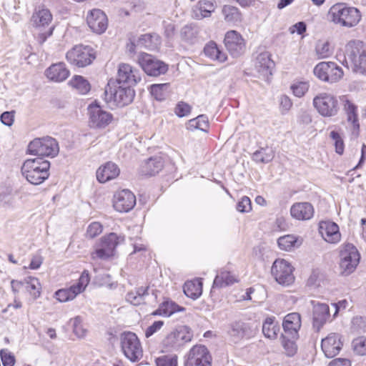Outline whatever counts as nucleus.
Wrapping results in <instances>:
<instances>
[{"label": "nucleus", "mask_w": 366, "mask_h": 366, "mask_svg": "<svg viewBox=\"0 0 366 366\" xmlns=\"http://www.w3.org/2000/svg\"><path fill=\"white\" fill-rule=\"evenodd\" d=\"M50 162L41 157L29 159L21 167L22 175L32 184L44 182L49 176Z\"/></svg>", "instance_id": "1"}, {"label": "nucleus", "mask_w": 366, "mask_h": 366, "mask_svg": "<svg viewBox=\"0 0 366 366\" xmlns=\"http://www.w3.org/2000/svg\"><path fill=\"white\" fill-rule=\"evenodd\" d=\"M328 17L334 23L350 28L356 26L360 22L361 14L357 8L339 3L330 9Z\"/></svg>", "instance_id": "2"}, {"label": "nucleus", "mask_w": 366, "mask_h": 366, "mask_svg": "<svg viewBox=\"0 0 366 366\" xmlns=\"http://www.w3.org/2000/svg\"><path fill=\"white\" fill-rule=\"evenodd\" d=\"M115 82H109L104 91V100L111 107H124L130 104L135 95L134 90L130 86L117 85Z\"/></svg>", "instance_id": "3"}, {"label": "nucleus", "mask_w": 366, "mask_h": 366, "mask_svg": "<svg viewBox=\"0 0 366 366\" xmlns=\"http://www.w3.org/2000/svg\"><path fill=\"white\" fill-rule=\"evenodd\" d=\"M345 59L343 64H347L348 59L355 72L364 74L366 72V44L359 40L349 41L345 46Z\"/></svg>", "instance_id": "4"}, {"label": "nucleus", "mask_w": 366, "mask_h": 366, "mask_svg": "<svg viewBox=\"0 0 366 366\" xmlns=\"http://www.w3.org/2000/svg\"><path fill=\"white\" fill-rule=\"evenodd\" d=\"M28 153L33 155L54 157L59 152L57 141L51 137L36 138L31 141L27 149Z\"/></svg>", "instance_id": "5"}, {"label": "nucleus", "mask_w": 366, "mask_h": 366, "mask_svg": "<svg viewBox=\"0 0 366 366\" xmlns=\"http://www.w3.org/2000/svg\"><path fill=\"white\" fill-rule=\"evenodd\" d=\"M121 347L123 353L130 361L135 362L143 356V350L136 334L125 332L120 337Z\"/></svg>", "instance_id": "6"}, {"label": "nucleus", "mask_w": 366, "mask_h": 366, "mask_svg": "<svg viewBox=\"0 0 366 366\" xmlns=\"http://www.w3.org/2000/svg\"><path fill=\"white\" fill-rule=\"evenodd\" d=\"M313 105L320 115L326 117H334L339 111L337 97L328 92L316 95L313 99Z\"/></svg>", "instance_id": "7"}, {"label": "nucleus", "mask_w": 366, "mask_h": 366, "mask_svg": "<svg viewBox=\"0 0 366 366\" xmlns=\"http://www.w3.org/2000/svg\"><path fill=\"white\" fill-rule=\"evenodd\" d=\"M340 267L341 273L349 275L359 264L360 255L357 248L352 244H345L340 252Z\"/></svg>", "instance_id": "8"}, {"label": "nucleus", "mask_w": 366, "mask_h": 366, "mask_svg": "<svg viewBox=\"0 0 366 366\" xmlns=\"http://www.w3.org/2000/svg\"><path fill=\"white\" fill-rule=\"evenodd\" d=\"M294 267L284 259H277L271 267V274L275 281L282 286L291 285L295 281Z\"/></svg>", "instance_id": "9"}, {"label": "nucleus", "mask_w": 366, "mask_h": 366, "mask_svg": "<svg viewBox=\"0 0 366 366\" xmlns=\"http://www.w3.org/2000/svg\"><path fill=\"white\" fill-rule=\"evenodd\" d=\"M90 282L89 273L84 270L76 284L68 288L61 289L55 292V297L61 302L73 300L78 295L83 292Z\"/></svg>", "instance_id": "10"}, {"label": "nucleus", "mask_w": 366, "mask_h": 366, "mask_svg": "<svg viewBox=\"0 0 366 366\" xmlns=\"http://www.w3.org/2000/svg\"><path fill=\"white\" fill-rule=\"evenodd\" d=\"M313 72L319 79L331 84L340 81L344 74L342 68L332 61L317 64Z\"/></svg>", "instance_id": "11"}, {"label": "nucleus", "mask_w": 366, "mask_h": 366, "mask_svg": "<svg viewBox=\"0 0 366 366\" xmlns=\"http://www.w3.org/2000/svg\"><path fill=\"white\" fill-rule=\"evenodd\" d=\"M123 241V237L118 236L116 233L113 232L103 237L95 251L92 253V258L93 259H108L114 254V251L117 246Z\"/></svg>", "instance_id": "12"}, {"label": "nucleus", "mask_w": 366, "mask_h": 366, "mask_svg": "<svg viewBox=\"0 0 366 366\" xmlns=\"http://www.w3.org/2000/svg\"><path fill=\"white\" fill-rule=\"evenodd\" d=\"M212 355L202 345H194L184 357V366H212Z\"/></svg>", "instance_id": "13"}, {"label": "nucleus", "mask_w": 366, "mask_h": 366, "mask_svg": "<svg viewBox=\"0 0 366 366\" xmlns=\"http://www.w3.org/2000/svg\"><path fill=\"white\" fill-rule=\"evenodd\" d=\"M192 334L187 326H180L168 334L162 341L163 347L168 351L175 350L191 341Z\"/></svg>", "instance_id": "14"}, {"label": "nucleus", "mask_w": 366, "mask_h": 366, "mask_svg": "<svg viewBox=\"0 0 366 366\" xmlns=\"http://www.w3.org/2000/svg\"><path fill=\"white\" fill-rule=\"evenodd\" d=\"M137 62L144 72L149 76H157L164 74L168 69L167 65L163 61L144 52L138 54Z\"/></svg>", "instance_id": "15"}, {"label": "nucleus", "mask_w": 366, "mask_h": 366, "mask_svg": "<svg viewBox=\"0 0 366 366\" xmlns=\"http://www.w3.org/2000/svg\"><path fill=\"white\" fill-rule=\"evenodd\" d=\"M89 124L94 129H104L113 120L111 113L104 110L100 105L94 103L88 107Z\"/></svg>", "instance_id": "16"}, {"label": "nucleus", "mask_w": 366, "mask_h": 366, "mask_svg": "<svg viewBox=\"0 0 366 366\" xmlns=\"http://www.w3.org/2000/svg\"><path fill=\"white\" fill-rule=\"evenodd\" d=\"M95 56L89 46H75L66 53L67 60L78 67H84L92 63Z\"/></svg>", "instance_id": "17"}, {"label": "nucleus", "mask_w": 366, "mask_h": 366, "mask_svg": "<svg viewBox=\"0 0 366 366\" xmlns=\"http://www.w3.org/2000/svg\"><path fill=\"white\" fill-rule=\"evenodd\" d=\"M224 45L233 57H239L245 51V42L239 33L230 30L225 34Z\"/></svg>", "instance_id": "18"}, {"label": "nucleus", "mask_w": 366, "mask_h": 366, "mask_svg": "<svg viewBox=\"0 0 366 366\" xmlns=\"http://www.w3.org/2000/svg\"><path fill=\"white\" fill-rule=\"evenodd\" d=\"M141 81L139 70L129 64L122 63L119 65L117 83L124 84L132 87Z\"/></svg>", "instance_id": "19"}, {"label": "nucleus", "mask_w": 366, "mask_h": 366, "mask_svg": "<svg viewBox=\"0 0 366 366\" xmlns=\"http://www.w3.org/2000/svg\"><path fill=\"white\" fill-rule=\"evenodd\" d=\"M136 204V197L129 189L117 192L113 199V206L119 212H127Z\"/></svg>", "instance_id": "20"}, {"label": "nucleus", "mask_w": 366, "mask_h": 366, "mask_svg": "<svg viewBox=\"0 0 366 366\" xmlns=\"http://www.w3.org/2000/svg\"><path fill=\"white\" fill-rule=\"evenodd\" d=\"M274 69V62L271 59L268 53H261L255 61V69L258 73V77L265 81H269Z\"/></svg>", "instance_id": "21"}, {"label": "nucleus", "mask_w": 366, "mask_h": 366, "mask_svg": "<svg viewBox=\"0 0 366 366\" xmlns=\"http://www.w3.org/2000/svg\"><path fill=\"white\" fill-rule=\"evenodd\" d=\"M89 28L97 34H102L107 28L108 21L106 14L100 9H93L86 17Z\"/></svg>", "instance_id": "22"}, {"label": "nucleus", "mask_w": 366, "mask_h": 366, "mask_svg": "<svg viewBox=\"0 0 366 366\" xmlns=\"http://www.w3.org/2000/svg\"><path fill=\"white\" fill-rule=\"evenodd\" d=\"M282 327L284 337H290L292 339H298L299 330L301 327V317L298 312H292L287 315L283 320Z\"/></svg>", "instance_id": "23"}, {"label": "nucleus", "mask_w": 366, "mask_h": 366, "mask_svg": "<svg viewBox=\"0 0 366 366\" xmlns=\"http://www.w3.org/2000/svg\"><path fill=\"white\" fill-rule=\"evenodd\" d=\"M311 304L313 306V327L319 331L330 317V308L328 305L317 302L315 300H312Z\"/></svg>", "instance_id": "24"}, {"label": "nucleus", "mask_w": 366, "mask_h": 366, "mask_svg": "<svg viewBox=\"0 0 366 366\" xmlns=\"http://www.w3.org/2000/svg\"><path fill=\"white\" fill-rule=\"evenodd\" d=\"M342 345L340 335L331 333L327 337L322 339L321 347L325 356L332 358L339 354Z\"/></svg>", "instance_id": "25"}, {"label": "nucleus", "mask_w": 366, "mask_h": 366, "mask_svg": "<svg viewBox=\"0 0 366 366\" xmlns=\"http://www.w3.org/2000/svg\"><path fill=\"white\" fill-rule=\"evenodd\" d=\"M319 231L322 238L327 242L335 244L340 240L338 225L330 221L321 222Z\"/></svg>", "instance_id": "26"}, {"label": "nucleus", "mask_w": 366, "mask_h": 366, "mask_svg": "<svg viewBox=\"0 0 366 366\" xmlns=\"http://www.w3.org/2000/svg\"><path fill=\"white\" fill-rule=\"evenodd\" d=\"M45 75L50 81L61 82L68 78L69 71L64 63H58L46 69Z\"/></svg>", "instance_id": "27"}, {"label": "nucleus", "mask_w": 366, "mask_h": 366, "mask_svg": "<svg viewBox=\"0 0 366 366\" xmlns=\"http://www.w3.org/2000/svg\"><path fill=\"white\" fill-rule=\"evenodd\" d=\"M50 11L46 8L36 9L30 19L31 24L37 29L48 26L52 21Z\"/></svg>", "instance_id": "28"}, {"label": "nucleus", "mask_w": 366, "mask_h": 366, "mask_svg": "<svg viewBox=\"0 0 366 366\" xmlns=\"http://www.w3.org/2000/svg\"><path fill=\"white\" fill-rule=\"evenodd\" d=\"M290 213L297 219L307 220L313 217L314 208L309 202H297L292 206Z\"/></svg>", "instance_id": "29"}, {"label": "nucleus", "mask_w": 366, "mask_h": 366, "mask_svg": "<svg viewBox=\"0 0 366 366\" xmlns=\"http://www.w3.org/2000/svg\"><path fill=\"white\" fill-rule=\"evenodd\" d=\"M120 170L117 165L109 162L97 171V179L99 182H106L119 176Z\"/></svg>", "instance_id": "30"}, {"label": "nucleus", "mask_w": 366, "mask_h": 366, "mask_svg": "<svg viewBox=\"0 0 366 366\" xmlns=\"http://www.w3.org/2000/svg\"><path fill=\"white\" fill-rule=\"evenodd\" d=\"M340 101L343 104L344 110L347 116V121L351 122L354 129H359V123L357 119V108L347 96L340 97Z\"/></svg>", "instance_id": "31"}, {"label": "nucleus", "mask_w": 366, "mask_h": 366, "mask_svg": "<svg viewBox=\"0 0 366 366\" xmlns=\"http://www.w3.org/2000/svg\"><path fill=\"white\" fill-rule=\"evenodd\" d=\"M164 162L160 157L149 158L142 167V173L147 176L158 174L163 168Z\"/></svg>", "instance_id": "32"}, {"label": "nucleus", "mask_w": 366, "mask_h": 366, "mask_svg": "<svg viewBox=\"0 0 366 366\" xmlns=\"http://www.w3.org/2000/svg\"><path fill=\"white\" fill-rule=\"evenodd\" d=\"M215 6L212 0L199 1L197 6L194 9V17L197 19L208 17L214 11Z\"/></svg>", "instance_id": "33"}, {"label": "nucleus", "mask_w": 366, "mask_h": 366, "mask_svg": "<svg viewBox=\"0 0 366 366\" xmlns=\"http://www.w3.org/2000/svg\"><path fill=\"white\" fill-rule=\"evenodd\" d=\"M183 289L187 297L196 300L202 295V283L199 279L187 281L184 283Z\"/></svg>", "instance_id": "34"}, {"label": "nucleus", "mask_w": 366, "mask_h": 366, "mask_svg": "<svg viewBox=\"0 0 366 366\" xmlns=\"http://www.w3.org/2000/svg\"><path fill=\"white\" fill-rule=\"evenodd\" d=\"M262 333L269 339H275L280 332L278 322L275 321V317H267L262 324Z\"/></svg>", "instance_id": "35"}, {"label": "nucleus", "mask_w": 366, "mask_h": 366, "mask_svg": "<svg viewBox=\"0 0 366 366\" xmlns=\"http://www.w3.org/2000/svg\"><path fill=\"white\" fill-rule=\"evenodd\" d=\"M237 282V279L229 272L221 270L216 275L213 282V288H222L231 285Z\"/></svg>", "instance_id": "36"}, {"label": "nucleus", "mask_w": 366, "mask_h": 366, "mask_svg": "<svg viewBox=\"0 0 366 366\" xmlns=\"http://www.w3.org/2000/svg\"><path fill=\"white\" fill-rule=\"evenodd\" d=\"M160 44V37L157 34H144L137 40V45L148 49H156Z\"/></svg>", "instance_id": "37"}, {"label": "nucleus", "mask_w": 366, "mask_h": 366, "mask_svg": "<svg viewBox=\"0 0 366 366\" xmlns=\"http://www.w3.org/2000/svg\"><path fill=\"white\" fill-rule=\"evenodd\" d=\"M184 309L175 302L169 300L163 302L159 308L153 312L154 315H162L169 317L176 312L183 311Z\"/></svg>", "instance_id": "38"}, {"label": "nucleus", "mask_w": 366, "mask_h": 366, "mask_svg": "<svg viewBox=\"0 0 366 366\" xmlns=\"http://www.w3.org/2000/svg\"><path fill=\"white\" fill-rule=\"evenodd\" d=\"M222 13L224 21L229 24H236L242 21V15L238 9L231 5H224Z\"/></svg>", "instance_id": "39"}, {"label": "nucleus", "mask_w": 366, "mask_h": 366, "mask_svg": "<svg viewBox=\"0 0 366 366\" xmlns=\"http://www.w3.org/2000/svg\"><path fill=\"white\" fill-rule=\"evenodd\" d=\"M204 54L212 59L224 62L227 59L225 53L219 50L216 43L210 41L204 48Z\"/></svg>", "instance_id": "40"}, {"label": "nucleus", "mask_w": 366, "mask_h": 366, "mask_svg": "<svg viewBox=\"0 0 366 366\" xmlns=\"http://www.w3.org/2000/svg\"><path fill=\"white\" fill-rule=\"evenodd\" d=\"M148 290V287H141L136 291L129 292L126 295V300L133 305H139L144 301L145 297L149 295Z\"/></svg>", "instance_id": "41"}, {"label": "nucleus", "mask_w": 366, "mask_h": 366, "mask_svg": "<svg viewBox=\"0 0 366 366\" xmlns=\"http://www.w3.org/2000/svg\"><path fill=\"white\" fill-rule=\"evenodd\" d=\"M69 85L80 94H87L91 86L89 82L83 76L76 75L69 82Z\"/></svg>", "instance_id": "42"}, {"label": "nucleus", "mask_w": 366, "mask_h": 366, "mask_svg": "<svg viewBox=\"0 0 366 366\" xmlns=\"http://www.w3.org/2000/svg\"><path fill=\"white\" fill-rule=\"evenodd\" d=\"M25 288L29 294L36 299L41 294V284L37 278L33 277H27L24 278Z\"/></svg>", "instance_id": "43"}, {"label": "nucleus", "mask_w": 366, "mask_h": 366, "mask_svg": "<svg viewBox=\"0 0 366 366\" xmlns=\"http://www.w3.org/2000/svg\"><path fill=\"white\" fill-rule=\"evenodd\" d=\"M274 157L272 148L266 147L253 152V161L261 163H268Z\"/></svg>", "instance_id": "44"}, {"label": "nucleus", "mask_w": 366, "mask_h": 366, "mask_svg": "<svg viewBox=\"0 0 366 366\" xmlns=\"http://www.w3.org/2000/svg\"><path fill=\"white\" fill-rule=\"evenodd\" d=\"M168 84H152L150 86V93L157 101H162L168 96Z\"/></svg>", "instance_id": "45"}, {"label": "nucleus", "mask_w": 366, "mask_h": 366, "mask_svg": "<svg viewBox=\"0 0 366 366\" xmlns=\"http://www.w3.org/2000/svg\"><path fill=\"white\" fill-rule=\"evenodd\" d=\"M277 244L280 249L285 251H291L292 249L298 247L297 239L293 235H285L277 240Z\"/></svg>", "instance_id": "46"}, {"label": "nucleus", "mask_w": 366, "mask_h": 366, "mask_svg": "<svg viewBox=\"0 0 366 366\" xmlns=\"http://www.w3.org/2000/svg\"><path fill=\"white\" fill-rule=\"evenodd\" d=\"M187 127L189 129H198L202 131H207L209 127V120L206 115L201 114L197 117L190 119Z\"/></svg>", "instance_id": "47"}, {"label": "nucleus", "mask_w": 366, "mask_h": 366, "mask_svg": "<svg viewBox=\"0 0 366 366\" xmlns=\"http://www.w3.org/2000/svg\"><path fill=\"white\" fill-rule=\"evenodd\" d=\"M180 35L182 41L193 44L197 41V31L191 26H185L182 29Z\"/></svg>", "instance_id": "48"}, {"label": "nucleus", "mask_w": 366, "mask_h": 366, "mask_svg": "<svg viewBox=\"0 0 366 366\" xmlns=\"http://www.w3.org/2000/svg\"><path fill=\"white\" fill-rule=\"evenodd\" d=\"M297 339H292L290 337H284L282 335V344L286 355L289 357L294 356L297 350V346L295 340Z\"/></svg>", "instance_id": "49"}, {"label": "nucleus", "mask_w": 366, "mask_h": 366, "mask_svg": "<svg viewBox=\"0 0 366 366\" xmlns=\"http://www.w3.org/2000/svg\"><path fill=\"white\" fill-rule=\"evenodd\" d=\"M318 59H325L330 56L332 54V49L328 41H319L315 48Z\"/></svg>", "instance_id": "50"}, {"label": "nucleus", "mask_w": 366, "mask_h": 366, "mask_svg": "<svg viewBox=\"0 0 366 366\" xmlns=\"http://www.w3.org/2000/svg\"><path fill=\"white\" fill-rule=\"evenodd\" d=\"M73 326V332L79 338H83L86 336L87 330L84 327L82 319L79 316H76L71 320Z\"/></svg>", "instance_id": "51"}, {"label": "nucleus", "mask_w": 366, "mask_h": 366, "mask_svg": "<svg viewBox=\"0 0 366 366\" xmlns=\"http://www.w3.org/2000/svg\"><path fill=\"white\" fill-rule=\"evenodd\" d=\"M310 84L307 81H298L292 84L290 86L293 94L299 98L302 97L307 92Z\"/></svg>", "instance_id": "52"}, {"label": "nucleus", "mask_w": 366, "mask_h": 366, "mask_svg": "<svg viewBox=\"0 0 366 366\" xmlns=\"http://www.w3.org/2000/svg\"><path fill=\"white\" fill-rule=\"evenodd\" d=\"M354 351L360 355H366V337H358L352 341Z\"/></svg>", "instance_id": "53"}, {"label": "nucleus", "mask_w": 366, "mask_h": 366, "mask_svg": "<svg viewBox=\"0 0 366 366\" xmlns=\"http://www.w3.org/2000/svg\"><path fill=\"white\" fill-rule=\"evenodd\" d=\"M278 102L282 114H287L293 105L291 99L285 94H282L278 97Z\"/></svg>", "instance_id": "54"}, {"label": "nucleus", "mask_w": 366, "mask_h": 366, "mask_svg": "<svg viewBox=\"0 0 366 366\" xmlns=\"http://www.w3.org/2000/svg\"><path fill=\"white\" fill-rule=\"evenodd\" d=\"M157 366H177V355H164L157 358Z\"/></svg>", "instance_id": "55"}, {"label": "nucleus", "mask_w": 366, "mask_h": 366, "mask_svg": "<svg viewBox=\"0 0 366 366\" xmlns=\"http://www.w3.org/2000/svg\"><path fill=\"white\" fill-rule=\"evenodd\" d=\"M192 107L184 102H179L175 108L174 113L179 117H184L188 116L191 113Z\"/></svg>", "instance_id": "56"}, {"label": "nucleus", "mask_w": 366, "mask_h": 366, "mask_svg": "<svg viewBox=\"0 0 366 366\" xmlns=\"http://www.w3.org/2000/svg\"><path fill=\"white\" fill-rule=\"evenodd\" d=\"M330 138L335 142V151L337 154H342L344 152V142L340 134L336 131H332L330 134Z\"/></svg>", "instance_id": "57"}, {"label": "nucleus", "mask_w": 366, "mask_h": 366, "mask_svg": "<svg viewBox=\"0 0 366 366\" xmlns=\"http://www.w3.org/2000/svg\"><path fill=\"white\" fill-rule=\"evenodd\" d=\"M102 232V226L99 222L91 223L86 230V236L89 238H94Z\"/></svg>", "instance_id": "58"}, {"label": "nucleus", "mask_w": 366, "mask_h": 366, "mask_svg": "<svg viewBox=\"0 0 366 366\" xmlns=\"http://www.w3.org/2000/svg\"><path fill=\"white\" fill-rule=\"evenodd\" d=\"M0 356L3 366H14L15 363V358L11 352L6 350H1L0 351Z\"/></svg>", "instance_id": "59"}, {"label": "nucleus", "mask_w": 366, "mask_h": 366, "mask_svg": "<svg viewBox=\"0 0 366 366\" xmlns=\"http://www.w3.org/2000/svg\"><path fill=\"white\" fill-rule=\"evenodd\" d=\"M252 209L250 198L244 196L237 204V209L240 212H249Z\"/></svg>", "instance_id": "60"}, {"label": "nucleus", "mask_w": 366, "mask_h": 366, "mask_svg": "<svg viewBox=\"0 0 366 366\" xmlns=\"http://www.w3.org/2000/svg\"><path fill=\"white\" fill-rule=\"evenodd\" d=\"M164 325V322L162 320L155 321L153 322L152 325L148 327L145 330V336L146 337H149L152 336L154 333L161 330L162 326Z\"/></svg>", "instance_id": "61"}, {"label": "nucleus", "mask_w": 366, "mask_h": 366, "mask_svg": "<svg viewBox=\"0 0 366 366\" xmlns=\"http://www.w3.org/2000/svg\"><path fill=\"white\" fill-rule=\"evenodd\" d=\"M14 117L13 112H5L1 115L0 119L4 125L11 126L14 122Z\"/></svg>", "instance_id": "62"}, {"label": "nucleus", "mask_w": 366, "mask_h": 366, "mask_svg": "<svg viewBox=\"0 0 366 366\" xmlns=\"http://www.w3.org/2000/svg\"><path fill=\"white\" fill-rule=\"evenodd\" d=\"M43 262L42 257L39 255L36 254L33 256L31 263L29 266V268L31 269H37L40 267Z\"/></svg>", "instance_id": "63"}, {"label": "nucleus", "mask_w": 366, "mask_h": 366, "mask_svg": "<svg viewBox=\"0 0 366 366\" xmlns=\"http://www.w3.org/2000/svg\"><path fill=\"white\" fill-rule=\"evenodd\" d=\"M328 366H351V364L347 359L337 358L332 360Z\"/></svg>", "instance_id": "64"}]
</instances>
